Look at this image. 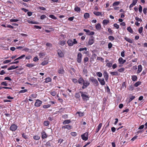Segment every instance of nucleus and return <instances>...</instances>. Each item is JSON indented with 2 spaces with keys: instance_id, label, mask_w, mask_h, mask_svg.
<instances>
[{
  "instance_id": "nucleus-36",
  "label": "nucleus",
  "mask_w": 147,
  "mask_h": 147,
  "mask_svg": "<svg viewBox=\"0 0 147 147\" xmlns=\"http://www.w3.org/2000/svg\"><path fill=\"white\" fill-rule=\"evenodd\" d=\"M127 30L129 32L131 33L133 32V30L130 27H128L127 28Z\"/></svg>"
},
{
  "instance_id": "nucleus-48",
  "label": "nucleus",
  "mask_w": 147,
  "mask_h": 147,
  "mask_svg": "<svg viewBox=\"0 0 147 147\" xmlns=\"http://www.w3.org/2000/svg\"><path fill=\"white\" fill-rule=\"evenodd\" d=\"M97 59L98 60H100L101 61H102L104 60V59L102 57H98Z\"/></svg>"
},
{
  "instance_id": "nucleus-38",
  "label": "nucleus",
  "mask_w": 147,
  "mask_h": 147,
  "mask_svg": "<svg viewBox=\"0 0 147 147\" xmlns=\"http://www.w3.org/2000/svg\"><path fill=\"white\" fill-rule=\"evenodd\" d=\"M135 98V96H132L128 100V102H130L131 101L133 100Z\"/></svg>"
},
{
  "instance_id": "nucleus-33",
  "label": "nucleus",
  "mask_w": 147,
  "mask_h": 147,
  "mask_svg": "<svg viewBox=\"0 0 147 147\" xmlns=\"http://www.w3.org/2000/svg\"><path fill=\"white\" fill-rule=\"evenodd\" d=\"M141 84V82L139 81L138 82H136L135 84L134 85V86L136 87H137L139 85H140Z\"/></svg>"
},
{
  "instance_id": "nucleus-57",
  "label": "nucleus",
  "mask_w": 147,
  "mask_h": 147,
  "mask_svg": "<svg viewBox=\"0 0 147 147\" xmlns=\"http://www.w3.org/2000/svg\"><path fill=\"white\" fill-rule=\"evenodd\" d=\"M135 19L136 20L138 21L142 22V21L141 19L139 18L138 17H136Z\"/></svg>"
},
{
  "instance_id": "nucleus-44",
  "label": "nucleus",
  "mask_w": 147,
  "mask_h": 147,
  "mask_svg": "<svg viewBox=\"0 0 147 147\" xmlns=\"http://www.w3.org/2000/svg\"><path fill=\"white\" fill-rule=\"evenodd\" d=\"M128 88L129 90L132 91L133 90L134 88L133 86L131 85L129 86Z\"/></svg>"
},
{
  "instance_id": "nucleus-55",
  "label": "nucleus",
  "mask_w": 147,
  "mask_h": 147,
  "mask_svg": "<svg viewBox=\"0 0 147 147\" xmlns=\"http://www.w3.org/2000/svg\"><path fill=\"white\" fill-rule=\"evenodd\" d=\"M71 134L73 136H75L77 135V133L76 132H72L71 133Z\"/></svg>"
},
{
  "instance_id": "nucleus-22",
  "label": "nucleus",
  "mask_w": 147,
  "mask_h": 147,
  "mask_svg": "<svg viewBox=\"0 0 147 147\" xmlns=\"http://www.w3.org/2000/svg\"><path fill=\"white\" fill-rule=\"evenodd\" d=\"M84 17L85 19H87L89 18L90 15L88 13H85L84 15Z\"/></svg>"
},
{
  "instance_id": "nucleus-60",
  "label": "nucleus",
  "mask_w": 147,
  "mask_h": 147,
  "mask_svg": "<svg viewBox=\"0 0 147 147\" xmlns=\"http://www.w3.org/2000/svg\"><path fill=\"white\" fill-rule=\"evenodd\" d=\"M11 60H6L3 61L4 63H9L11 61Z\"/></svg>"
},
{
  "instance_id": "nucleus-17",
  "label": "nucleus",
  "mask_w": 147,
  "mask_h": 147,
  "mask_svg": "<svg viewBox=\"0 0 147 147\" xmlns=\"http://www.w3.org/2000/svg\"><path fill=\"white\" fill-rule=\"evenodd\" d=\"M67 44L69 46H71L73 45V42L72 40H69L67 41Z\"/></svg>"
},
{
  "instance_id": "nucleus-21",
  "label": "nucleus",
  "mask_w": 147,
  "mask_h": 147,
  "mask_svg": "<svg viewBox=\"0 0 147 147\" xmlns=\"http://www.w3.org/2000/svg\"><path fill=\"white\" fill-rule=\"evenodd\" d=\"M96 29L97 30H100L101 28L100 24L99 23L98 24L95 26Z\"/></svg>"
},
{
  "instance_id": "nucleus-28",
  "label": "nucleus",
  "mask_w": 147,
  "mask_h": 147,
  "mask_svg": "<svg viewBox=\"0 0 147 147\" xmlns=\"http://www.w3.org/2000/svg\"><path fill=\"white\" fill-rule=\"evenodd\" d=\"M58 72L60 74H63L64 73V70L63 69L60 68L58 71Z\"/></svg>"
},
{
  "instance_id": "nucleus-24",
  "label": "nucleus",
  "mask_w": 147,
  "mask_h": 147,
  "mask_svg": "<svg viewBox=\"0 0 147 147\" xmlns=\"http://www.w3.org/2000/svg\"><path fill=\"white\" fill-rule=\"evenodd\" d=\"M124 39L128 42L130 43H132V41L130 39L127 37H125L124 38Z\"/></svg>"
},
{
  "instance_id": "nucleus-47",
  "label": "nucleus",
  "mask_w": 147,
  "mask_h": 147,
  "mask_svg": "<svg viewBox=\"0 0 147 147\" xmlns=\"http://www.w3.org/2000/svg\"><path fill=\"white\" fill-rule=\"evenodd\" d=\"M112 65V64L111 63H108L106 64V66H108L109 67H111Z\"/></svg>"
},
{
  "instance_id": "nucleus-46",
  "label": "nucleus",
  "mask_w": 147,
  "mask_h": 147,
  "mask_svg": "<svg viewBox=\"0 0 147 147\" xmlns=\"http://www.w3.org/2000/svg\"><path fill=\"white\" fill-rule=\"evenodd\" d=\"M1 85L6 86H7V84L6 82H3L1 83Z\"/></svg>"
},
{
  "instance_id": "nucleus-54",
  "label": "nucleus",
  "mask_w": 147,
  "mask_h": 147,
  "mask_svg": "<svg viewBox=\"0 0 147 147\" xmlns=\"http://www.w3.org/2000/svg\"><path fill=\"white\" fill-rule=\"evenodd\" d=\"M87 48L86 47H85L84 48H80L79 49V51H82L84 50H87Z\"/></svg>"
},
{
  "instance_id": "nucleus-40",
  "label": "nucleus",
  "mask_w": 147,
  "mask_h": 147,
  "mask_svg": "<svg viewBox=\"0 0 147 147\" xmlns=\"http://www.w3.org/2000/svg\"><path fill=\"white\" fill-rule=\"evenodd\" d=\"M96 74L99 77H101L102 76V74L100 72H97L96 73Z\"/></svg>"
},
{
  "instance_id": "nucleus-61",
  "label": "nucleus",
  "mask_w": 147,
  "mask_h": 147,
  "mask_svg": "<svg viewBox=\"0 0 147 147\" xmlns=\"http://www.w3.org/2000/svg\"><path fill=\"white\" fill-rule=\"evenodd\" d=\"M62 117L64 119H66L68 118V115L66 114L62 116Z\"/></svg>"
},
{
  "instance_id": "nucleus-13",
  "label": "nucleus",
  "mask_w": 147,
  "mask_h": 147,
  "mask_svg": "<svg viewBox=\"0 0 147 147\" xmlns=\"http://www.w3.org/2000/svg\"><path fill=\"white\" fill-rule=\"evenodd\" d=\"M42 139H45L47 137V135L46 133L44 131H43L42 132Z\"/></svg>"
},
{
  "instance_id": "nucleus-43",
  "label": "nucleus",
  "mask_w": 147,
  "mask_h": 147,
  "mask_svg": "<svg viewBox=\"0 0 147 147\" xmlns=\"http://www.w3.org/2000/svg\"><path fill=\"white\" fill-rule=\"evenodd\" d=\"M50 105H45L43 106V108H44L46 109L47 108L50 106Z\"/></svg>"
},
{
  "instance_id": "nucleus-41",
  "label": "nucleus",
  "mask_w": 147,
  "mask_h": 147,
  "mask_svg": "<svg viewBox=\"0 0 147 147\" xmlns=\"http://www.w3.org/2000/svg\"><path fill=\"white\" fill-rule=\"evenodd\" d=\"M49 17L51 18L54 19V20H56L57 19V18L54 15H49Z\"/></svg>"
},
{
  "instance_id": "nucleus-19",
  "label": "nucleus",
  "mask_w": 147,
  "mask_h": 147,
  "mask_svg": "<svg viewBox=\"0 0 147 147\" xmlns=\"http://www.w3.org/2000/svg\"><path fill=\"white\" fill-rule=\"evenodd\" d=\"M18 67V66L15 67V65H13L9 67L7 69V70H10L13 69H16Z\"/></svg>"
},
{
  "instance_id": "nucleus-32",
  "label": "nucleus",
  "mask_w": 147,
  "mask_h": 147,
  "mask_svg": "<svg viewBox=\"0 0 147 147\" xmlns=\"http://www.w3.org/2000/svg\"><path fill=\"white\" fill-rule=\"evenodd\" d=\"M33 138L34 140H39L40 138V137L38 135H35L33 136Z\"/></svg>"
},
{
  "instance_id": "nucleus-1",
  "label": "nucleus",
  "mask_w": 147,
  "mask_h": 147,
  "mask_svg": "<svg viewBox=\"0 0 147 147\" xmlns=\"http://www.w3.org/2000/svg\"><path fill=\"white\" fill-rule=\"evenodd\" d=\"M89 80L95 86H98L99 85L97 80L93 77H90L89 79Z\"/></svg>"
},
{
  "instance_id": "nucleus-64",
  "label": "nucleus",
  "mask_w": 147,
  "mask_h": 147,
  "mask_svg": "<svg viewBox=\"0 0 147 147\" xmlns=\"http://www.w3.org/2000/svg\"><path fill=\"white\" fill-rule=\"evenodd\" d=\"M114 26L117 29H118L119 28V26L117 24H114Z\"/></svg>"
},
{
  "instance_id": "nucleus-50",
  "label": "nucleus",
  "mask_w": 147,
  "mask_h": 147,
  "mask_svg": "<svg viewBox=\"0 0 147 147\" xmlns=\"http://www.w3.org/2000/svg\"><path fill=\"white\" fill-rule=\"evenodd\" d=\"M48 62L47 61H44L42 62L41 64L42 65H47Z\"/></svg>"
},
{
  "instance_id": "nucleus-12",
  "label": "nucleus",
  "mask_w": 147,
  "mask_h": 147,
  "mask_svg": "<svg viewBox=\"0 0 147 147\" xmlns=\"http://www.w3.org/2000/svg\"><path fill=\"white\" fill-rule=\"evenodd\" d=\"M125 60H123L122 57H120L118 59V61L119 63L121 64H123L126 62Z\"/></svg>"
},
{
  "instance_id": "nucleus-42",
  "label": "nucleus",
  "mask_w": 147,
  "mask_h": 147,
  "mask_svg": "<svg viewBox=\"0 0 147 147\" xmlns=\"http://www.w3.org/2000/svg\"><path fill=\"white\" fill-rule=\"evenodd\" d=\"M45 145L47 147H49L51 146V144L50 142L49 141L48 142L46 143Z\"/></svg>"
},
{
  "instance_id": "nucleus-56",
  "label": "nucleus",
  "mask_w": 147,
  "mask_h": 147,
  "mask_svg": "<svg viewBox=\"0 0 147 147\" xmlns=\"http://www.w3.org/2000/svg\"><path fill=\"white\" fill-rule=\"evenodd\" d=\"M18 20L17 19H11L10 20V22H16L18 21Z\"/></svg>"
},
{
  "instance_id": "nucleus-23",
  "label": "nucleus",
  "mask_w": 147,
  "mask_h": 147,
  "mask_svg": "<svg viewBox=\"0 0 147 147\" xmlns=\"http://www.w3.org/2000/svg\"><path fill=\"white\" fill-rule=\"evenodd\" d=\"M71 122V121L70 120H65L63 123V124H68Z\"/></svg>"
},
{
  "instance_id": "nucleus-5",
  "label": "nucleus",
  "mask_w": 147,
  "mask_h": 147,
  "mask_svg": "<svg viewBox=\"0 0 147 147\" xmlns=\"http://www.w3.org/2000/svg\"><path fill=\"white\" fill-rule=\"evenodd\" d=\"M42 101L38 99L36 100L35 102L34 105L36 107H39L40 106L42 103Z\"/></svg>"
},
{
  "instance_id": "nucleus-4",
  "label": "nucleus",
  "mask_w": 147,
  "mask_h": 147,
  "mask_svg": "<svg viewBox=\"0 0 147 147\" xmlns=\"http://www.w3.org/2000/svg\"><path fill=\"white\" fill-rule=\"evenodd\" d=\"M57 51L59 57L62 58L64 57V54L60 49L57 50Z\"/></svg>"
},
{
  "instance_id": "nucleus-52",
  "label": "nucleus",
  "mask_w": 147,
  "mask_h": 147,
  "mask_svg": "<svg viewBox=\"0 0 147 147\" xmlns=\"http://www.w3.org/2000/svg\"><path fill=\"white\" fill-rule=\"evenodd\" d=\"M47 18V16L45 15H43L41 16L40 17V19L42 20H43L45 18Z\"/></svg>"
},
{
  "instance_id": "nucleus-31",
  "label": "nucleus",
  "mask_w": 147,
  "mask_h": 147,
  "mask_svg": "<svg viewBox=\"0 0 147 147\" xmlns=\"http://www.w3.org/2000/svg\"><path fill=\"white\" fill-rule=\"evenodd\" d=\"M65 44V41L64 40L60 41L59 43V44L61 46H63Z\"/></svg>"
},
{
  "instance_id": "nucleus-7",
  "label": "nucleus",
  "mask_w": 147,
  "mask_h": 147,
  "mask_svg": "<svg viewBox=\"0 0 147 147\" xmlns=\"http://www.w3.org/2000/svg\"><path fill=\"white\" fill-rule=\"evenodd\" d=\"M83 84V86L82 88L83 89H85L89 85L90 83L87 81H84Z\"/></svg>"
},
{
  "instance_id": "nucleus-16",
  "label": "nucleus",
  "mask_w": 147,
  "mask_h": 147,
  "mask_svg": "<svg viewBox=\"0 0 147 147\" xmlns=\"http://www.w3.org/2000/svg\"><path fill=\"white\" fill-rule=\"evenodd\" d=\"M142 65H138V70L137 71V74H139L140 72H141V71H142Z\"/></svg>"
},
{
  "instance_id": "nucleus-10",
  "label": "nucleus",
  "mask_w": 147,
  "mask_h": 147,
  "mask_svg": "<svg viewBox=\"0 0 147 147\" xmlns=\"http://www.w3.org/2000/svg\"><path fill=\"white\" fill-rule=\"evenodd\" d=\"M94 37L92 36L90 38L88 42L89 45H91L94 42Z\"/></svg>"
},
{
  "instance_id": "nucleus-26",
  "label": "nucleus",
  "mask_w": 147,
  "mask_h": 147,
  "mask_svg": "<svg viewBox=\"0 0 147 147\" xmlns=\"http://www.w3.org/2000/svg\"><path fill=\"white\" fill-rule=\"evenodd\" d=\"M109 22V21L106 20H104L103 21L102 24L104 25H107Z\"/></svg>"
},
{
  "instance_id": "nucleus-39",
  "label": "nucleus",
  "mask_w": 147,
  "mask_h": 147,
  "mask_svg": "<svg viewBox=\"0 0 147 147\" xmlns=\"http://www.w3.org/2000/svg\"><path fill=\"white\" fill-rule=\"evenodd\" d=\"M75 97L76 98H79L80 97V94L79 93H76L75 94Z\"/></svg>"
},
{
  "instance_id": "nucleus-63",
  "label": "nucleus",
  "mask_w": 147,
  "mask_h": 147,
  "mask_svg": "<svg viewBox=\"0 0 147 147\" xmlns=\"http://www.w3.org/2000/svg\"><path fill=\"white\" fill-rule=\"evenodd\" d=\"M142 10V7L140 5H139V11L140 13L141 12Z\"/></svg>"
},
{
  "instance_id": "nucleus-35",
  "label": "nucleus",
  "mask_w": 147,
  "mask_h": 147,
  "mask_svg": "<svg viewBox=\"0 0 147 147\" xmlns=\"http://www.w3.org/2000/svg\"><path fill=\"white\" fill-rule=\"evenodd\" d=\"M132 80L134 81L137 80V77L136 76L134 75L132 76Z\"/></svg>"
},
{
  "instance_id": "nucleus-29",
  "label": "nucleus",
  "mask_w": 147,
  "mask_h": 147,
  "mask_svg": "<svg viewBox=\"0 0 147 147\" xmlns=\"http://www.w3.org/2000/svg\"><path fill=\"white\" fill-rule=\"evenodd\" d=\"M34 65H35L32 63H27L26 65L27 67H31Z\"/></svg>"
},
{
  "instance_id": "nucleus-45",
  "label": "nucleus",
  "mask_w": 147,
  "mask_h": 147,
  "mask_svg": "<svg viewBox=\"0 0 147 147\" xmlns=\"http://www.w3.org/2000/svg\"><path fill=\"white\" fill-rule=\"evenodd\" d=\"M143 28L142 27H140L138 30L140 34H141L142 32Z\"/></svg>"
},
{
  "instance_id": "nucleus-25",
  "label": "nucleus",
  "mask_w": 147,
  "mask_h": 147,
  "mask_svg": "<svg viewBox=\"0 0 147 147\" xmlns=\"http://www.w3.org/2000/svg\"><path fill=\"white\" fill-rule=\"evenodd\" d=\"M74 10L75 11L77 12H80L81 11L80 8L77 6H76V7H75Z\"/></svg>"
},
{
  "instance_id": "nucleus-34",
  "label": "nucleus",
  "mask_w": 147,
  "mask_h": 147,
  "mask_svg": "<svg viewBox=\"0 0 147 147\" xmlns=\"http://www.w3.org/2000/svg\"><path fill=\"white\" fill-rule=\"evenodd\" d=\"M120 3V2L119 1H116L113 3V6H117Z\"/></svg>"
},
{
  "instance_id": "nucleus-59",
  "label": "nucleus",
  "mask_w": 147,
  "mask_h": 147,
  "mask_svg": "<svg viewBox=\"0 0 147 147\" xmlns=\"http://www.w3.org/2000/svg\"><path fill=\"white\" fill-rule=\"evenodd\" d=\"M77 114H78L80 116L82 117L83 116L84 114L82 113H81L79 112H77L76 113Z\"/></svg>"
},
{
  "instance_id": "nucleus-53",
  "label": "nucleus",
  "mask_w": 147,
  "mask_h": 147,
  "mask_svg": "<svg viewBox=\"0 0 147 147\" xmlns=\"http://www.w3.org/2000/svg\"><path fill=\"white\" fill-rule=\"evenodd\" d=\"M44 124L45 126H48L49 124V122L48 121H45L44 122Z\"/></svg>"
},
{
  "instance_id": "nucleus-30",
  "label": "nucleus",
  "mask_w": 147,
  "mask_h": 147,
  "mask_svg": "<svg viewBox=\"0 0 147 147\" xmlns=\"http://www.w3.org/2000/svg\"><path fill=\"white\" fill-rule=\"evenodd\" d=\"M25 57V55H21V56L19 57L18 58H17V59H16L15 60V61H16L17 60H19L20 59H21L23 58H24V57Z\"/></svg>"
},
{
  "instance_id": "nucleus-49",
  "label": "nucleus",
  "mask_w": 147,
  "mask_h": 147,
  "mask_svg": "<svg viewBox=\"0 0 147 147\" xmlns=\"http://www.w3.org/2000/svg\"><path fill=\"white\" fill-rule=\"evenodd\" d=\"M108 39L111 40H114V37L112 36H110L108 37Z\"/></svg>"
},
{
  "instance_id": "nucleus-2",
  "label": "nucleus",
  "mask_w": 147,
  "mask_h": 147,
  "mask_svg": "<svg viewBox=\"0 0 147 147\" xmlns=\"http://www.w3.org/2000/svg\"><path fill=\"white\" fill-rule=\"evenodd\" d=\"M80 92L81 93V96L82 97V99L84 100H88L89 98L88 95H87L85 94H87L86 92H84V93H83V92H82L80 91Z\"/></svg>"
},
{
  "instance_id": "nucleus-3",
  "label": "nucleus",
  "mask_w": 147,
  "mask_h": 147,
  "mask_svg": "<svg viewBox=\"0 0 147 147\" xmlns=\"http://www.w3.org/2000/svg\"><path fill=\"white\" fill-rule=\"evenodd\" d=\"M88 133L86 132L81 135L82 139L86 141L88 139Z\"/></svg>"
},
{
  "instance_id": "nucleus-20",
  "label": "nucleus",
  "mask_w": 147,
  "mask_h": 147,
  "mask_svg": "<svg viewBox=\"0 0 147 147\" xmlns=\"http://www.w3.org/2000/svg\"><path fill=\"white\" fill-rule=\"evenodd\" d=\"M93 13L96 16H102L101 13L100 12L94 11Z\"/></svg>"
},
{
  "instance_id": "nucleus-62",
  "label": "nucleus",
  "mask_w": 147,
  "mask_h": 147,
  "mask_svg": "<svg viewBox=\"0 0 147 147\" xmlns=\"http://www.w3.org/2000/svg\"><path fill=\"white\" fill-rule=\"evenodd\" d=\"M34 28L36 29H41V27L40 26L36 25H34Z\"/></svg>"
},
{
  "instance_id": "nucleus-14",
  "label": "nucleus",
  "mask_w": 147,
  "mask_h": 147,
  "mask_svg": "<svg viewBox=\"0 0 147 147\" xmlns=\"http://www.w3.org/2000/svg\"><path fill=\"white\" fill-rule=\"evenodd\" d=\"M72 126L71 125H67L63 126L62 127V129H67L68 130L71 129Z\"/></svg>"
},
{
  "instance_id": "nucleus-27",
  "label": "nucleus",
  "mask_w": 147,
  "mask_h": 147,
  "mask_svg": "<svg viewBox=\"0 0 147 147\" xmlns=\"http://www.w3.org/2000/svg\"><path fill=\"white\" fill-rule=\"evenodd\" d=\"M51 81V79L49 77H48L45 79V82L47 83L48 82H50Z\"/></svg>"
},
{
  "instance_id": "nucleus-9",
  "label": "nucleus",
  "mask_w": 147,
  "mask_h": 147,
  "mask_svg": "<svg viewBox=\"0 0 147 147\" xmlns=\"http://www.w3.org/2000/svg\"><path fill=\"white\" fill-rule=\"evenodd\" d=\"M17 127H18L15 124H13L10 126V129L11 130L14 131H15L17 129Z\"/></svg>"
},
{
  "instance_id": "nucleus-6",
  "label": "nucleus",
  "mask_w": 147,
  "mask_h": 147,
  "mask_svg": "<svg viewBox=\"0 0 147 147\" xmlns=\"http://www.w3.org/2000/svg\"><path fill=\"white\" fill-rule=\"evenodd\" d=\"M82 54L80 53H79L78 54L77 57V61L78 63H80L82 61Z\"/></svg>"
},
{
  "instance_id": "nucleus-11",
  "label": "nucleus",
  "mask_w": 147,
  "mask_h": 147,
  "mask_svg": "<svg viewBox=\"0 0 147 147\" xmlns=\"http://www.w3.org/2000/svg\"><path fill=\"white\" fill-rule=\"evenodd\" d=\"M98 79L101 85L103 86L105 85V82L103 78L100 79L98 78Z\"/></svg>"
},
{
  "instance_id": "nucleus-8",
  "label": "nucleus",
  "mask_w": 147,
  "mask_h": 147,
  "mask_svg": "<svg viewBox=\"0 0 147 147\" xmlns=\"http://www.w3.org/2000/svg\"><path fill=\"white\" fill-rule=\"evenodd\" d=\"M103 75L105 81L107 82L109 79V76L107 73L106 71H104Z\"/></svg>"
},
{
  "instance_id": "nucleus-37",
  "label": "nucleus",
  "mask_w": 147,
  "mask_h": 147,
  "mask_svg": "<svg viewBox=\"0 0 147 147\" xmlns=\"http://www.w3.org/2000/svg\"><path fill=\"white\" fill-rule=\"evenodd\" d=\"M46 45L47 47L49 48H51L52 47V45L51 43H47L46 44Z\"/></svg>"
},
{
  "instance_id": "nucleus-51",
  "label": "nucleus",
  "mask_w": 147,
  "mask_h": 147,
  "mask_svg": "<svg viewBox=\"0 0 147 147\" xmlns=\"http://www.w3.org/2000/svg\"><path fill=\"white\" fill-rule=\"evenodd\" d=\"M27 91V89H24L23 90H20L19 92V93H24L26 92Z\"/></svg>"
},
{
  "instance_id": "nucleus-15",
  "label": "nucleus",
  "mask_w": 147,
  "mask_h": 147,
  "mask_svg": "<svg viewBox=\"0 0 147 147\" xmlns=\"http://www.w3.org/2000/svg\"><path fill=\"white\" fill-rule=\"evenodd\" d=\"M84 81V80L83 79L82 77L80 78H79L78 80V83L79 84L81 85L82 84Z\"/></svg>"
},
{
  "instance_id": "nucleus-58",
  "label": "nucleus",
  "mask_w": 147,
  "mask_h": 147,
  "mask_svg": "<svg viewBox=\"0 0 147 147\" xmlns=\"http://www.w3.org/2000/svg\"><path fill=\"white\" fill-rule=\"evenodd\" d=\"M124 71V69L123 68H121L120 69H119L118 70V71L119 72H121L123 71Z\"/></svg>"
},
{
  "instance_id": "nucleus-18",
  "label": "nucleus",
  "mask_w": 147,
  "mask_h": 147,
  "mask_svg": "<svg viewBox=\"0 0 147 147\" xmlns=\"http://www.w3.org/2000/svg\"><path fill=\"white\" fill-rule=\"evenodd\" d=\"M110 73L112 76H118L119 75V74L117 71L111 72Z\"/></svg>"
}]
</instances>
